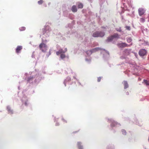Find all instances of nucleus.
<instances>
[{
	"label": "nucleus",
	"mask_w": 149,
	"mask_h": 149,
	"mask_svg": "<svg viewBox=\"0 0 149 149\" xmlns=\"http://www.w3.org/2000/svg\"><path fill=\"white\" fill-rule=\"evenodd\" d=\"M113 38H109L107 40L108 42H109L112 40Z\"/></svg>",
	"instance_id": "obj_25"
},
{
	"label": "nucleus",
	"mask_w": 149,
	"mask_h": 149,
	"mask_svg": "<svg viewBox=\"0 0 149 149\" xmlns=\"http://www.w3.org/2000/svg\"><path fill=\"white\" fill-rule=\"evenodd\" d=\"M102 78L101 77H99L97 78V81L100 82L101 79Z\"/></svg>",
	"instance_id": "obj_26"
},
{
	"label": "nucleus",
	"mask_w": 149,
	"mask_h": 149,
	"mask_svg": "<svg viewBox=\"0 0 149 149\" xmlns=\"http://www.w3.org/2000/svg\"><path fill=\"white\" fill-rule=\"evenodd\" d=\"M25 105H26V106L27 105V103L26 102L25 103Z\"/></svg>",
	"instance_id": "obj_30"
},
{
	"label": "nucleus",
	"mask_w": 149,
	"mask_h": 149,
	"mask_svg": "<svg viewBox=\"0 0 149 149\" xmlns=\"http://www.w3.org/2000/svg\"><path fill=\"white\" fill-rule=\"evenodd\" d=\"M140 21L141 22H144L145 21V19L143 18H141L140 19Z\"/></svg>",
	"instance_id": "obj_22"
},
{
	"label": "nucleus",
	"mask_w": 149,
	"mask_h": 149,
	"mask_svg": "<svg viewBox=\"0 0 149 149\" xmlns=\"http://www.w3.org/2000/svg\"><path fill=\"white\" fill-rule=\"evenodd\" d=\"M44 38L42 39V42L39 45V47L40 50H41L42 52H45L47 49V46L45 44L46 43L47 40L45 39V38Z\"/></svg>",
	"instance_id": "obj_1"
},
{
	"label": "nucleus",
	"mask_w": 149,
	"mask_h": 149,
	"mask_svg": "<svg viewBox=\"0 0 149 149\" xmlns=\"http://www.w3.org/2000/svg\"><path fill=\"white\" fill-rule=\"evenodd\" d=\"M72 10L74 12H76L77 11V7L75 6H73L72 8Z\"/></svg>",
	"instance_id": "obj_12"
},
{
	"label": "nucleus",
	"mask_w": 149,
	"mask_h": 149,
	"mask_svg": "<svg viewBox=\"0 0 149 149\" xmlns=\"http://www.w3.org/2000/svg\"><path fill=\"white\" fill-rule=\"evenodd\" d=\"M146 50L144 49H141L139 52V55L141 56H143L146 55Z\"/></svg>",
	"instance_id": "obj_4"
},
{
	"label": "nucleus",
	"mask_w": 149,
	"mask_h": 149,
	"mask_svg": "<svg viewBox=\"0 0 149 149\" xmlns=\"http://www.w3.org/2000/svg\"><path fill=\"white\" fill-rule=\"evenodd\" d=\"M49 31V26H46L45 28L43 30V34H44L45 32L48 33Z\"/></svg>",
	"instance_id": "obj_7"
},
{
	"label": "nucleus",
	"mask_w": 149,
	"mask_h": 149,
	"mask_svg": "<svg viewBox=\"0 0 149 149\" xmlns=\"http://www.w3.org/2000/svg\"><path fill=\"white\" fill-rule=\"evenodd\" d=\"M127 49H126V50H125V51H127Z\"/></svg>",
	"instance_id": "obj_32"
},
{
	"label": "nucleus",
	"mask_w": 149,
	"mask_h": 149,
	"mask_svg": "<svg viewBox=\"0 0 149 149\" xmlns=\"http://www.w3.org/2000/svg\"><path fill=\"white\" fill-rule=\"evenodd\" d=\"M117 123L115 122H113L111 124V127H114L116 126V125H117Z\"/></svg>",
	"instance_id": "obj_18"
},
{
	"label": "nucleus",
	"mask_w": 149,
	"mask_h": 149,
	"mask_svg": "<svg viewBox=\"0 0 149 149\" xmlns=\"http://www.w3.org/2000/svg\"><path fill=\"white\" fill-rule=\"evenodd\" d=\"M62 120L65 122L67 123L66 120H65L64 119H62Z\"/></svg>",
	"instance_id": "obj_28"
},
{
	"label": "nucleus",
	"mask_w": 149,
	"mask_h": 149,
	"mask_svg": "<svg viewBox=\"0 0 149 149\" xmlns=\"http://www.w3.org/2000/svg\"><path fill=\"white\" fill-rule=\"evenodd\" d=\"M111 37L113 38V37H115L114 36H112Z\"/></svg>",
	"instance_id": "obj_31"
},
{
	"label": "nucleus",
	"mask_w": 149,
	"mask_h": 149,
	"mask_svg": "<svg viewBox=\"0 0 149 149\" xmlns=\"http://www.w3.org/2000/svg\"><path fill=\"white\" fill-rule=\"evenodd\" d=\"M67 79H68V81L71 80V78L70 77L67 78Z\"/></svg>",
	"instance_id": "obj_29"
},
{
	"label": "nucleus",
	"mask_w": 149,
	"mask_h": 149,
	"mask_svg": "<svg viewBox=\"0 0 149 149\" xmlns=\"http://www.w3.org/2000/svg\"><path fill=\"white\" fill-rule=\"evenodd\" d=\"M26 29V27L24 26H22L19 28V30L21 31H24Z\"/></svg>",
	"instance_id": "obj_15"
},
{
	"label": "nucleus",
	"mask_w": 149,
	"mask_h": 149,
	"mask_svg": "<svg viewBox=\"0 0 149 149\" xmlns=\"http://www.w3.org/2000/svg\"><path fill=\"white\" fill-rule=\"evenodd\" d=\"M143 82L144 84H146L147 86H149V81H148L147 80H143Z\"/></svg>",
	"instance_id": "obj_14"
},
{
	"label": "nucleus",
	"mask_w": 149,
	"mask_h": 149,
	"mask_svg": "<svg viewBox=\"0 0 149 149\" xmlns=\"http://www.w3.org/2000/svg\"><path fill=\"white\" fill-rule=\"evenodd\" d=\"M43 1L42 0H40V1H38V3L40 5L42 4L43 3Z\"/></svg>",
	"instance_id": "obj_21"
},
{
	"label": "nucleus",
	"mask_w": 149,
	"mask_h": 149,
	"mask_svg": "<svg viewBox=\"0 0 149 149\" xmlns=\"http://www.w3.org/2000/svg\"><path fill=\"white\" fill-rule=\"evenodd\" d=\"M123 84L124 86V88L125 89H126L128 87L129 85L127 81H123Z\"/></svg>",
	"instance_id": "obj_11"
},
{
	"label": "nucleus",
	"mask_w": 149,
	"mask_h": 149,
	"mask_svg": "<svg viewBox=\"0 0 149 149\" xmlns=\"http://www.w3.org/2000/svg\"><path fill=\"white\" fill-rule=\"evenodd\" d=\"M138 12L139 15L141 16L144 14V11L143 8H140L138 10Z\"/></svg>",
	"instance_id": "obj_8"
},
{
	"label": "nucleus",
	"mask_w": 149,
	"mask_h": 149,
	"mask_svg": "<svg viewBox=\"0 0 149 149\" xmlns=\"http://www.w3.org/2000/svg\"><path fill=\"white\" fill-rule=\"evenodd\" d=\"M81 143L80 142H78L77 143V146L79 149H83L82 146L81 145Z\"/></svg>",
	"instance_id": "obj_13"
},
{
	"label": "nucleus",
	"mask_w": 149,
	"mask_h": 149,
	"mask_svg": "<svg viewBox=\"0 0 149 149\" xmlns=\"http://www.w3.org/2000/svg\"><path fill=\"white\" fill-rule=\"evenodd\" d=\"M102 50V49L99 47H96L94 48L91 50H88L86 51V53L87 54H88L89 52H90V54H92L93 53L96 52L100 50Z\"/></svg>",
	"instance_id": "obj_3"
},
{
	"label": "nucleus",
	"mask_w": 149,
	"mask_h": 149,
	"mask_svg": "<svg viewBox=\"0 0 149 149\" xmlns=\"http://www.w3.org/2000/svg\"><path fill=\"white\" fill-rule=\"evenodd\" d=\"M7 110L8 112L9 113L11 114H13V111L11 109L10 107L9 106H8L7 107Z\"/></svg>",
	"instance_id": "obj_10"
},
{
	"label": "nucleus",
	"mask_w": 149,
	"mask_h": 149,
	"mask_svg": "<svg viewBox=\"0 0 149 149\" xmlns=\"http://www.w3.org/2000/svg\"><path fill=\"white\" fill-rule=\"evenodd\" d=\"M118 47L120 48H124L125 47L129 46V45L125 43H122L118 44Z\"/></svg>",
	"instance_id": "obj_5"
},
{
	"label": "nucleus",
	"mask_w": 149,
	"mask_h": 149,
	"mask_svg": "<svg viewBox=\"0 0 149 149\" xmlns=\"http://www.w3.org/2000/svg\"><path fill=\"white\" fill-rule=\"evenodd\" d=\"M116 30L118 31L121 32V29L120 27L119 26H118L116 27Z\"/></svg>",
	"instance_id": "obj_17"
},
{
	"label": "nucleus",
	"mask_w": 149,
	"mask_h": 149,
	"mask_svg": "<svg viewBox=\"0 0 149 149\" xmlns=\"http://www.w3.org/2000/svg\"><path fill=\"white\" fill-rule=\"evenodd\" d=\"M104 35V33L103 31H96L93 33V36L94 37H102Z\"/></svg>",
	"instance_id": "obj_2"
},
{
	"label": "nucleus",
	"mask_w": 149,
	"mask_h": 149,
	"mask_svg": "<svg viewBox=\"0 0 149 149\" xmlns=\"http://www.w3.org/2000/svg\"><path fill=\"white\" fill-rule=\"evenodd\" d=\"M83 5L82 4L79 3L78 5V7L79 8H83Z\"/></svg>",
	"instance_id": "obj_16"
},
{
	"label": "nucleus",
	"mask_w": 149,
	"mask_h": 149,
	"mask_svg": "<svg viewBox=\"0 0 149 149\" xmlns=\"http://www.w3.org/2000/svg\"><path fill=\"white\" fill-rule=\"evenodd\" d=\"M22 46H18L17 47L16 49V52L17 53H18L20 52V51L22 49Z\"/></svg>",
	"instance_id": "obj_9"
},
{
	"label": "nucleus",
	"mask_w": 149,
	"mask_h": 149,
	"mask_svg": "<svg viewBox=\"0 0 149 149\" xmlns=\"http://www.w3.org/2000/svg\"><path fill=\"white\" fill-rule=\"evenodd\" d=\"M132 39L130 38H129L127 40V41L128 42L130 43Z\"/></svg>",
	"instance_id": "obj_23"
},
{
	"label": "nucleus",
	"mask_w": 149,
	"mask_h": 149,
	"mask_svg": "<svg viewBox=\"0 0 149 149\" xmlns=\"http://www.w3.org/2000/svg\"><path fill=\"white\" fill-rule=\"evenodd\" d=\"M67 51V49H66L64 51L62 49H60L59 50V51L56 52V54L58 55L59 54H64Z\"/></svg>",
	"instance_id": "obj_6"
},
{
	"label": "nucleus",
	"mask_w": 149,
	"mask_h": 149,
	"mask_svg": "<svg viewBox=\"0 0 149 149\" xmlns=\"http://www.w3.org/2000/svg\"><path fill=\"white\" fill-rule=\"evenodd\" d=\"M125 27H126V28L128 30H130V26H126Z\"/></svg>",
	"instance_id": "obj_27"
},
{
	"label": "nucleus",
	"mask_w": 149,
	"mask_h": 149,
	"mask_svg": "<svg viewBox=\"0 0 149 149\" xmlns=\"http://www.w3.org/2000/svg\"><path fill=\"white\" fill-rule=\"evenodd\" d=\"M122 134L124 135H126V132L125 130H122Z\"/></svg>",
	"instance_id": "obj_20"
},
{
	"label": "nucleus",
	"mask_w": 149,
	"mask_h": 149,
	"mask_svg": "<svg viewBox=\"0 0 149 149\" xmlns=\"http://www.w3.org/2000/svg\"><path fill=\"white\" fill-rule=\"evenodd\" d=\"M33 78L32 77H30L28 78L27 81H29L31 80H32Z\"/></svg>",
	"instance_id": "obj_24"
},
{
	"label": "nucleus",
	"mask_w": 149,
	"mask_h": 149,
	"mask_svg": "<svg viewBox=\"0 0 149 149\" xmlns=\"http://www.w3.org/2000/svg\"><path fill=\"white\" fill-rule=\"evenodd\" d=\"M60 57L62 59L64 58L65 57V55L64 54H61Z\"/></svg>",
	"instance_id": "obj_19"
}]
</instances>
